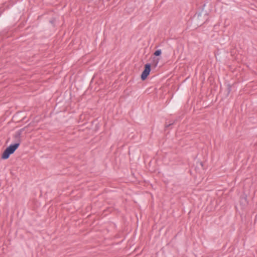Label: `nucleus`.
Returning a JSON list of instances; mask_svg holds the SVG:
<instances>
[{
  "mask_svg": "<svg viewBox=\"0 0 257 257\" xmlns=\"http://www.w3.org/2000/svg\"><path fill=\"white\" fill-rule=\"evenodd\" d=\"M161 53L162 50L161 49H158L155 52L154 55L156 56H159L161 54Z\"/></svg>",
  "mask_w": 257,
  "mask_h": 257,
  "instance_id": "3",
  "label": "nucleus"
},
{
  "mask_svg": "<svg viewBox=\"0 0 257 257\" xmlns=\"http://www.w3.org/2000/svg\"><path fill=\"white\" fill-rule=\"evenodd\" d=\"M151 70V65L150 63H147L145 65V69L141 74V79L145 80L148 76L150 74Z\"/></svg>",
  "mask_w": 257,
  "mask_h": 257,
  "instance_id": "2",
  "label": "nucleus"
},
{
  "mask_svg": "<svg viewBox=\"0 0 257 257\" xmlns=\"http://www.w3.org/2000/svg\"><path fill=\"white\" fill-rule=\"evenodd\" d=\"M22 133V130H20L18 131L15 134L14 137L16 139L17 142L15 144H11L4 151L2 154V158L3 159H7L9 158L10 156L13 154L15 151L18 148L21 143V136Z\"/></svg>",
  "mask_w": 257,
  "mask_h": 257,
  "instance_id": "1",
  "label": "nucleus"
},
{
  "mask_svg": "<svg viewBox=\"0 0 257 257\" xmlns=\"http://www.w3.org/2000/svg\"><path fill=\"white\" fill-rule=\"evenodd\" d=\"M172 124V123L169 124L167 125V126H168L170 125H171V124Z\"/></svg>",
  "mask_w": 257,
  "mask_h": 257,
  "instance_id": "4",
  "label": "nucleus"
}]
</instances>
